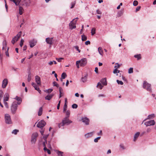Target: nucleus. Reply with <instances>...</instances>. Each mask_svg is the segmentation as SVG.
Masks as SVG:
<instances>
[{
	"label": "nucleus",
	"mask_w": 156,
	"mask_h": 156,
	"mask_svg": "<svg viewBox=\"0 0 156 156\" xmlns=\"http://www.w3.org/2000/svg\"><path fill=\"white\" fill-rule=\"evenodd\" d=\"M87 63V61L86 58H83L80 60L77 61L76 62V64L77 68L80 67L79 64H80V66H85Z\"/></svg>",
	"instance_id": "obj_1"
},
{
	"label": "nucleus",
	"mask_w": 156,
	"mask_h": 156,
	"mask_svg": "<svg viewBox=\"0 0 156 156\" xmlns=\"http://www.w3.org/2000/svg\"><path fill=\"white\" fill-rule=\"evenodd\" d=\"M18 105L16 102H14L12 104L11 107V110L12 113L13 114L16 113V111L17 109Z\"/></svg>",
	"instance_id": "obj_2"
},
{
	"label": "nucleus",
	"mask_w": 156,
	"mask_h": 156,
	"mask_svg": "<svg viewBox=\"0 0 156 156\" xmlns=\"http://www.w3.org/2000/svg\"><path fill=\"white\" fill-rule=\"evenodd\" d=\"M151 84L147 82L146 81H144L143 83V88L147 90V91L151 92Z\"/></svg>",
	"instance_id": "obj_3"
},
{
	"label": "nucleus",
	"mask_w": 156,
	"mask_h": 156,
	"mask_svg": "<svg viewBox=\"0 0 156 156\" xmlns=\"http://www.w3.org/2000/svg\"><path fill=\"white\" fill-rule=\"evenodd\" d=\"M76 19H78V18H76L75 19H73L69 24V28L71 30H72L73 29L76 28L75 24L76 23L77 21V20H76Z\"/></svg>",
	"instance_id": "obj_4"
},
{
	"label": "nucleus",
	"mask_w": 156,
	"mask_h": 156,
	"mask_svg": "<svg viewBox=\"0 0 156 156\" xmlns=\"http://www.w3.org/2000/svg\"><path fill=\"white\" fill-rule=\"evenodd\" d=\"M5 119L6 123L7 124H11L12 122L10 115L8 114H6L5 115Z\"/></svg>",
	"instance_id": "obj_5"
},
{
	"label": "nucleus",
	"mask_w": 156,
	"mask_h": 156,
	"mask_svg": "<svg viewBox=\"0 0 156 156\" xmlns=\"http://www.w3.org/2000/svg\"><path fill=\"white\" fill-rule=\"evenodd\" d=\"M21 33V31L19 32L18 34L12 39V43L13 44H14L20 37Z\"/></svg>",
	"instance_id": "obj_6"
},
{
	"label": "nucleus",
	"mask_w": 156,
	"mask_h": 156,
	"mask_svg": "<svg viewBox=\"0 0 156 156\" xmlns=\"http://www.w3.org/2000/svg\"><path fill=\"white\" fill-rule=\"evenodd\" d=\"M155 122L154 120H151L149 121L146 122L144 123V124L146 126H154L155 125Z\"/></svg>",
	"instance_id": "obj_7"
},
{
	"label": "nucleus",
	"mask_w": 156,
	"mask_h": 156,
	"mask_svg": "<svg viewBox=\"0 0 156 156\" xmlns=\"http://www.w3.org/2000/svg\"><path fill=\"white\" fill-rule=\"evenodd\" d=\"M38 134L37 133H33L31 136V142L32 143L35 144L36 141V138L38 136Z\"/></svg>",
	"instance_id": "obj_8"
},
{
	"label": "nucleus",
	"mask_w": 156,
	"mask_h": 156,
	"mask_svg": "<svg viewBox=\"0 0 156 156\" xmlns=\"http://www.w3.org/2000/svg\"><path fill=\"white\" fill-rule=\"evenodd\" d=\"M45 122L44 121L42 120L38 122L37 124V126L38 127L41 128L44 127L45 125Z\"/></svg>",
	"instance_id": "obj_9"
},
{
	"label": "nucleus",
	"mask_w": 156,
	"mask_h": 156,
	"mask_svg": "<svg viewBox=\"0 0 156 156\" xmlns=\"http://www.w3.org/2000/svg\"><path fill=\"white\" fill-rule=\"evenodd\" d=\"M37 42V41L34 39L30 41L29 43L30 47L31 48H33L36 44Z\"/></svg>",
	"instance_id": "obj_10"
},
{
	"label": "nucleus",
	"mask_w": 156,
	"mask_h": 156,
	"mask_svg": "<svg viewBox=\"0 0 156 156\" xmlns=\"http://www.w3.org/2000/svg\"><path fill=\"white\" fill-rule=\"evenodd\" d=\"M68 118H69L66 117L62 120V121H63V122L64 123L65 125L66 124L68 125L72 122V121L69 120Z\"/></svg>",
	"instance_id": "obj_11"
},
{
	"label": "nucleus",
	"mask_w": 156,
	"mask_h": 156,
	"mask_svg": "<svg viewBox=\"0 0 156 156\" xmlns=\"http://www.w3.org/2000/svg\"><path fill=\"white\" fill-rule=\"evenodd\" d=\"M81 120L82 122L84 123L86 125H88L89 124V120L88 118L87 117H82L81 118Z\"/></svg>",
	"instance_id": "obj_12"
},
{
	"label": "nucleus",
	"mask_w": 156,
	"mask_h": 156,
	"mask_svg": "<svg viewBox=\"0 0 156 156\" xmlns=\"http://www.w3.org/2000/svg\"><path fill=\"white\" fill-rule=\"evenodd\" d=\"M53 38H49L48 37L47 38L45 39L46 42L48 44L50 45V46L52 44V40Z\"/></svg>",
	"instance_id": "obj_13"
},
{
	"label": "nucleus",
	"mask_w": 156,
	"mask_h": 156,
	"mask_svg": "<svg viewBox=\"0 0 156 156\" xmlns=\"http://www.w3.org/2000/svg\"><path fill=\"white\" fill-rule=\"evenodd\" d=\"M8 83V80L6 79H5L2 81V87L3 88H5Z\"/></svg>",
	"instance_id": "obj_14"
},
{
	"label": "nucleus",
	"mask_w": 156,
	"mask_h": 156,
	"mask_svg": "<svg viewBox=\"0 0 156 156\" xmlns=\"http://www.w3.org/2000/svg\"><path fill=\"white\" fill-rule=\"evenodd\" d=\"M140 135V133L139 132H137L135 133L134 136L133 141L135 142Z\"/></svg>",
	"instance_id": "obj_15"
},
{
	"label": "nucleus",
	"mask_w": 156,
	"mask_h": 156,
	"mask_svg": "<svg viewBox=\"0 0 156 156\" xmlns=\"http://www.w3.org/2000/svg\"><path fill=\"white\" fill-rule=\"evenodd\" d=\"M35 81L36 83L38 85H40L41 83L40 77L38 76H35Z\"/></svg>",
	"instance_id": "obj_16"
},
{
	"label": "nucleus",
	"mask_w": 156,
	"mask_h": 156,
	"mask_svg": "<svg viewBox=\"0 0 156 156\" xmlns=\"http://www.w3.org/2000/svg\"><path fill=\"white\" fill-rule=\"evenodd\" d=\"M9 95L8 94H5L3 98V102H6L8 101L9 100Z\"/></svg>",
	"instance_id": "obj_17"
},
{
	"label": "nucleus",
	"mask_w": 156,
	"mask_h": 156,
	"mask_svg": "<svg viewBox=\"0 0 156 156\" xmlns=\"http://www.w3.org/2000/svg\"><path fill=\"white\" fill-rule=\"evenodd\" d=\"M54 95V94H52L48 95L45 97V100L49 101L51 99V98Z\"/></svg>",
	"instance_id": "obj_18"
},
{
	"label": "nucleus",
	"mask_w": 156,
	"mask_h": 156,
	"mask_svg": "<svg viewBox=\"0 0 156 156\" xmlns=\"http://www.w3.org/2000/svg\"><path fill=\"white\" fill-rule=\"evenodd\" d=\"M14 2L16 6L19 5L21 0H10Z\"/></svg>",
	"instance_id": "obj_19"
},
{
	"label": "nucleus",
	"mask_w": 156,
	"mask_h": 156,
	"mask_svg": "<svg viewBox=\"0 0 156 156\" xmlns=\"http://www.w3.org/2000/svg\"><path fill=\"white\" fill-rule=\"evenodd\" d=\"M155 116V115L154 114H151V115H149L147 117V118L145 119H144V121H145L147 119H152L154 118Z\"/></svg>",
	"instance_id": "obj_20"
},
{
	"label": "nucleus",
	"mask_w": 156,
	"mask_h": 156,
	"mask_svg": "<svg viewBox=\"0 0 156 156\" xmlns=\"http://www.w3.org/2000/svg\"><path fill=\"white\" fill-rule=\"evenodd\" d=\"M94 133V132L88 133H87L84 136L86 138H88L92 136Z\"/></svg>",
	"instance_id": "obj_21"
},
{
	"label": "nucleus",
	"mask_w": 156,
	"mask_h": 156,
	"mask_svg": "<svg viewBox=\"0 0 156 156\" xmlns=\"http://www.w3.org/2000/svg\"><path fill=\"white\" fill-rule=\"evenodd\" d=\"M101 82L104 86L106 85L107 84L106 79L105 78L102 79L101 80Z\"/></svg>",
	"instance_id": "obj_22"
},
{
	"label": "nucleus",
	"mask_w": 156,
	"mask_h": 156,
	"mask_svg": "<svg viewBox=\"0 0 156 156\" xmlns=\"http://www.w3.org/2000/svg\"><path fill=\"white\" fill-rule=\"evenodd\" d=\"M7 48L6 41L4 40L3 42L2 50H6Z\"/></svg>",
	"instance_id": "obj_23"
},
{
	"label": "nucleus",
	"mask_w": 156,
	"mask_h": 156,
	"mask_svg": "<svg viewBox=\"0 0 156 156\" xmlns=\"http://www.w3.org/2000/svg\"><path fill=\"white\" fill-rule=\"evenodd\" d=\"M98 51L99 54L101 56L103 55V52L102 48L101 47H99L98 48Z\"/></svg>",
	"instance_id": "obj_24"
},
{
	"label": "nucleus",
	"mask_w": 156,
	"mask_h": 156,
	"mask_svg": "<svg viewBox=\"0 0 156 156\" xmlns=\"http://www.w3.org/2000/svg\"><path fill=\"white\" fill-rule=\"evenodd\" d=\"M87 75L86 74L84 77H82L81 78V80L84 83L87 81Z\"/></svg>",
	"instance_id": "obj_25"
},
{
	"label": "nucleus",
	"mask_w": 156,
	"mask_h": 156,
	"mask_svg": "<svg viewBox=\"0 0 156 156\" xmlns=\"http://www.w3.org/2000/svg\"><path fill=\"white\" fill-rule=\"evenodd\" d=\"M32 85L33 87H34L35 90H39V87L37 85H36L35 83L33 82L32 83Z\"/></svg>",
	"instance_id": "obj_26"
},
{
	"label": "nucleus",
	"mask_w": 156,
	"mask_h": 156,
	"mask_svg": "<svg viewBox=\"0 0 156 156\" xmlns=\"http://www.w3.org/2000/svg\"><path fill=\"white\" fill-rule=\"evenodd\" d=\"M56 152L58 154V156H62L63 153L62 152L58 150L56 151Z\"/></svg>",
	"instance_id": "obj_27"
},
{
	"label": "nucleus",
	"mask_w": 156,
	"mask_h": 156,
	"mask_svg": "<svg viewBox=\"0 0 156 156\" xmlns=\"http://www.w3.org/2000/svg\"><path fill=\"white\" fill-rule=\"evenodd\" d=\"M65 112L66 115V117L69 118V116L70 113V111L69 110H67V111H66Z\"/></svg>",
	"instance_id": "obj_28"
},
{
	"label": "nucleus",
	"mask_w": 156,
	"mask_h": 156,
	"mask_svg": "<svg viewBox=\"0 0 156 156\" xmlns=\"http://www.w3.org/2000/svg\"><path fill=\"white\" fill-rule=\"evenodd\" d=\"M82 37V40L83 41H86L87 39V37L84 34H83L81 36Z\"/></svg>",
	"instance_id": "obj_29"
},
{
	"label": "nucleus",
	"mask_w": 156,
	"mask_h": 156,
	"mask_svg": "<svg viewBox=\"0 0 156 156\" xmlns=\"http://www.w3.org/2000/svg\"><path fill=\"white\" fill-rule=\"evenodd\" d=\"M67 75L66 74V73H62L61 75V78L62 79L61 80L62 81V79H64L66 77Z\"/></svg>",
	"instance_id": "obj_30"
},
{
	"label": "nucleus",
	"mask_w": 156,
	"mask_h": 156,
	"mask_svg": "<svg viewBox=\"0 0 156 156\" xmlns=\"http://www.w3.org/2000/svg\"><path fill=\"white\" fill-rule=\"evenodd\" d=\"M42 107H40L38 112V115L39 116H40L42 115Z\"/></svg>",
	"instance_id": "obj_31"
},
{
	"label": "nucleus",
	"mask_w": 156,
	"mask_h": 156,
	"mask_svg": "<svg viewBox=\"0 0 156 156\" xmlns=\"http://www.w3.org/2000/svg\"><path fill=\"white\" fill-rule=\"evenodd\" d=\"M23 9L21 7H19V12L20 15H22L23 13Z\"/></svg>",
	"instance_id": "obj_32"
},
{
	"label": "nucleus",
	"mask_w": 156,
	"mask_h": 156,
	"mask_svg": "<svg viewBox=\"0 0 156 156\" xmlns=\"http://www.w3.org/2000/svg\"><path fill=\"white\" fill-rule=\"evenodd\" d=\"M97 87H98V88H99L100 89H101L102 88L103 86L102 85L101 83L99 82L98 83Z\"/></svg>",
	"instance_id": "obj_33"
},
{
	"label": "nucleus",
	"mask_w": 156,
	"mask_h": 156,
	"mask_svg": "<svg viewBox=\"0 0 156 156\" xmlns=\"http://www.w3.org/2000/svg\"><path fill=\"white\" fill-rule=\"evenodd\" d=\"M134 57L137 58V60H139L141 59V57L140 54L135 55L134 56Z\"/></svg>",
	"instance_id": "obj_34"
},
{
	"label": "nucleus",
	"mask_w": 156,
	"mask_h": 156,
	"mask_svg": "<svg viewBox=\"0 0 156 156\" xmlns=\"http://www.w3.org/2000/svg\"><path fill=\"white\" fill-rule=\"evenodd\" d=\"M76 3V1H75L73 2H72L71 4V6L70 7V8L71 9L73 8L74 7Z\"/></svg>",
	"instance_id": "obj_35"
},
{
	"label": "nucleus",
	"mask_w": 156,
	"mask_h": 156,
	"mask_svg": "<svg viewBox=\"0 0 156 156\" xmlns=\"http://www.w3.org/2000/svg\"><path fill=\"white\" fill-rule=\"evenodd\" d=\"M44 150L45 151H47L48 154H51L50 151L49 149H48L46 147H44Z\"/></svg>",
	"instance_id": "obj_36"
},
{
	"label": "nucleus",
	"mask_w": 156,
	"mask_h": 156,
	"mask_svg": "<svg viewBox=\"0 0 156 156\" xmlns=\"http://www.w3.org/2000/svg\"><path fill=\"white\" fill-rule=\"evenodd\" d=\"M115 66L114 67L116 69H118L119 68L121 65L119 64L118 63H115Z\"/></svg>",
	"instance_id": "obj_37"
},
{
	"label": "nucleus",
	"mask_w": 156,
	"mask_h": 156,
	"mask_svg": "<svg viewBox=\"0 0 156 156\" xmlns=\"http://www.w3.org/2000/svg\"><path fill=\"white\" fill-rule=\"evenodd\" d=\"M64 123L63 122V121H62V122L58 124V126L59 128H60L61 127L64 126Z\"/></svg>",
	"instance_id": "obj_38"
},
{
	"label": "nucleus",
	"mask_w": 156,
	"mask_h": 156,
	"mask_svg": "<svg viewBox=\"0 0 156 156\" xmlns=\"http://www.w3.org/2000/svg\"><path fill=\"white\" fill-rule=\"evenodd\" d=\"M59 93H60L59 98H60L62 97V96L61 95V94H63V92H62V88L61 87H60L59 88Z\"/></svg>",
	"instance_id": "obj_39"
},
{
	"label": "nucleus",
	"mask_w": 156,
	"mask_h": 156,
	"mask_svg": "<svg viewBox=\"0 0 156 156\" xmlns=\"http://www.w3.org/2000/svg\"><path fill=\"white\" fill-rule=\"evenodd\" d=\"M67 108V105L64 104L63 107V112H65L66 111Z\"/></svg>",
	"instance_id": "obj_40"
},
{
	"label": "nucleus",
	"mask_w": 156,
	"mask_h": 156,
	"mask_svg": "<svg viewBox=\"0 0 156 156\" xmlns=\"http://www.w3.org/2000/svg\"><path fill=\"white\" fill-rule=\"evenodd\" d=\"M53 90V89H49L48 90H46L45 91L48 94L51 93Z\"/></svg>",
	"instance_id": "obj_41"
},
{
	"label": "nucleus",
	"mask_w": 156,
	"mask_h": 156,
	"mask_svg": "<svg viewBox=\"0 0 156 156\" xmlns=\"http://www.w3.org/2000/svg\"><path fill=\"white\" fill-rule=\"evenodd\" d=\"M133 72V68H130L128 70V73L130 74Z\"/></svg>",
	"instance_id": "obj_42"
},
{
	"label": "nucleus",
	"mask_w": 156,
	"mask_h": 156,
	"mask_svg": "<svg viewBox=\"0 0 156 156\" xmlns=\"http://www.w3.org/2000/svg\"><path fill=\"white\" fill-rule=\"evenodd\" d=\"M19 132V130L17 129H15L13 130L12 132V134H17V133Z\"/></svg>",
	"instance_id": "obj_43"
},
{
	"label": "nucleus",
	"mask_w": 156,
	"mask_h": 156,
	"mask_svg": "<svg viewBox=\"0 0 156 156\" xmlns=\"http://www.w3.org/2000/svg\"><path fill=\"white\" fill-rule=\"evenodd\" d=\"M91 34L92 35H93L95 34V29L93 28L91 30Z\"/></svg>",
	"instance_id": "obj_44"
},
{
	"label": "nucleus",
	"mask_w": 156,
	"mask_h": 156,
	"mask_svg": "<svg viewBox=\"0 0 156 156\" xmlns=\"http://www.w3.org/2000/svg\"><path fill=\"white\" fill-rule=\"evenodd\" d=\"M116 82L118 84L122 85L123 84V82L121 81H119L118 80H117Z\"/></svg>",
	"instance_id": "obj_45"
},
{
	"label": "nucleus",
	"mask_w": 156,
	"mask_h": 156,
	"mask_svg": "<svg viewBox=\"0 0 156 156\" xmlns=\"http://www.w3.org/2000/svg\"><path fill=\"white\" fill-rule=\"evenodd\" d=\"M56 59L58 62H60L62 60L64 59V58H56Z\"/></svg>",
	"instance_id": "obj_46"
},
{
	"label": "nucleus",
	"mask_w": 156,
	"mask_h": 156,
	"mask_svg": "<svg viewBox=\"0 0 156 156\" xmlns=\"http://www.w3.org/2000/svg\"><path fill=\"white\" fill-rule=\"evenodd\" d=\"M100 138H101V137L99 136V137H97L96 138L94 139V142L95 143H97V142H98V140H99L100 139Z\"/></svg>",
	"instance_id": "obj_47"
},
{
	"label": "nucleus",
	"mask_w": 156,
	"mask_h": 156,
	"mask_svg": "<svg viewBox=\"0 0 156 156\" xmlns=\"http://www.w3.org/2000/svg\"><path fill=\"white\" fill-rule=\"evenodd\" d=\"M24 41L23 39H22L21 40L20 42V45L21 47H22V46H23V43Z\"/></svg>",
	"instance_id": "obj_48"
},
{
	"label": "nucleus",
	"mask_w": 156,
	"mask_h": 156,
	"mask_svg": "<svg viewBox=\"0 0 156 156\" xmlns=\"http://www.w3.org/2000/svg\"><path fill=\"white\" fill-rule=\"evenodd\" d=\"M72 108H76L77 107V105L75 104H73L72 106Z\"/></svg>",
	"instance_id": "obj_49"
},
{
	"label": "nucleus",
	"mask_w": 156,
	"mask_h": 156,
	"mask_svg": "<svg viewBox=\"0 0 156 156\" xmlns=\"http://www.w3.org/2000/svg\"><path fill=\"white\" fill-rule=\"evenodd\" d=\"M53 85L54 86H56L57 87H59V85L57 83L55 82H53Z\"/></svg>",
	"instance_id": "obj_50"
},
{
	"label": "nucleus",
	"mask_w": 156,
	"mask_h": 156,
	"mask_svg": "<svg viewBox=\"0 0 156 156\" xmlns=\"http://www.w3.org/2000/svg\"><path fill=\"white\" fill-rule=\"evenodd\" d=\"M14 98L18 101H21V98L18 96H16Z\"/></svg>",
	"instance_id": "obj_51"
},
{
	"label": "nucleus",
	"mask_w": 156,
	"mask_h": 156,
	"mask_svg": "<svg viewBox=\"0 0 156 156\" xmlns=\"http://www.w3.org/2000/svg\"><path fill=\"white\" fill-rule=\"evenodd\" d=\"M120 147L122 148L123 150H124L126 149V148L124 146L123 144H121L119 146Z\"/></svg>",
	"instance_id": "obj_52"
},
{
	"label": "nucleus",
	"mask_w": 156,
	"mask_h": 156,
	"mask_svg": "<svg viewBox=\"0 0 156 156\" xmlns=\"http://www.w3.org/2000/svg\"><path fill=\"white\" fill-rule=\"evenodd\" d=\"M8 50H9V48H8L7 50L5 52V55L8 57H9V53L8 52Z\"/></svg>",
	"instance_id": "obj_53"
},
{
	"label": "nucleus",
	"mask_w": 156,
	"mask_h": 156,
	"mask_svg": "<svg viewBox=\"0 0 156 156\" xmlns=\"http://www.w3.org/2000/svg\"><path fill=\"white\" fill-rule=\"evenodd\" d=\"M138 4V2L137 1H134L133 2V5L135 6H136Z\"/></svg>",
	"instance_id": "obj_54"
},
{
	"label": "nucleus",
	"mask_w": 156,
	"mask_h": 156,
	"mask_svg": "<svg viewBox=\"0 0 156 156\" xmlns=\"http://www.w3.org/2000/svg\"><path fill=\"white\" fill-rule=\"evenodd\" d=\"M48 134L44 135L43 136V138L45 142H46L47 138L48 136Z\"/></svg>",
	"instance_id": "obj_55"
},
{
	"label": "nucleus",
	"mask_w": 156,
	"mask_h": 156,
	"mask_svg": "<svg viewBox=\"0 0 156 156\" xmlns=\"http://www.w3.org/2000/svg\"><path fill=\"white\" fill-rule=\"evenodd\" d=\"M113 73L114 74H116L117 76H118L119 74H117V69L115 68L113 71Z\"/></svg>",
	"instance_id": "obj_56"
},
{
	"label": "nucleus",
	"mask_w": 156,
	"mask_h": 156,
	"mask_svg": "<svg viewBox=\"0 0 156 156\" xmlns=\"http://www.w3.org/2000/svg\"><path fill=\"white\" fill-rule=\"evenodd\" d=\"M74 48L76 49L79 52H80V49H79V47L78 46H74Z\"/></svg>",
	"instance_id": "obj_57"
},
{
	"label": "nucleus",
	"mask_w": 156,
	"mask_h": 156,
	"mask_svg": "<svg viewBox=\"0 0 156 156\" xmlns=\"http://www.w3.org/2000/svg\"><path fill=\"white\" fill-rule=\"evenodd\" d=\"M3 94V91L1 90H0V99L2 98Z\"/></svg>",
	"instance_id": "obj_58"
},
{
	"label": "nucleus",
	"mask_w": 156,
	"mask_h": 156,
	"mask_svg": "<svg viewBox=\"0 0 156 156\" xmlns=\"http://www.w3.org/2000/svg\"><path fill=\"white\" fill-rule=\"evenodd\" d=\"M4 103L5 107L7 108H8L9 107L8 103L6 102H4Z\"/></svg>",
	"instance_id": "obj_59"
},
{
	"label": "nucleus",
	"mask_w": 156,
	"mask_h": 156,
	"mask_svg": "<svg viewBox=\"0 0 156 156\" xmlns=\"http://www.w3.org/2000/svg\"><path fill=\"white\" fill-rule=\"evenodd\" d=\"M61 103V101H59L58 103V104L57 106V109H59V107L60 106V103Z\"/></svg>",
	"instance_id": "obj_60"
},
{
	"label": "nucleus",
	"mask_w": 156,
	"mask_h": 156,
	"mask_svg": "<svg viewBox=\"0 0 156 156\" xmlns=\"http://www.w3.org/2000/svg\"><path fill=\"white\" fill-rule=\"evenodd\" d=\"M31 80L30 76L29 75L28 76L27 80L28 82H30Z\"/></svg>",
	"instance_id": "obj_61"
},
{
	"label": "nucleus",
	"mask_w": 156,
	"mask_h": 156,
	"mask_svg": "<svg viewBox=\"0 0 156 156\" xmlns=\"http://www.w3.org/2000/svg\"><path fill=\"white\" fill-rule=\"evenodd\" d=\"M102 131L101 130L99 132L97 133V135H102Z\"/></svg>",
	"instance_id": "obj_62"
},
{
	"label": "nucleus",
	"mask_w": 156,
	"mask_h": 156,
	"mask_svg": "<svg viewBox=\"0 0 156 156\" xmlns=\"http://www.w3.org/2000/svg\"><path fill=\"white\" fill-rule=\"evenodd\" d=\"M140 8L141 7L140 6L137 7L136 9V11L137 12V11H139L140 10Z\"/></svg>",
	"instance_id": "obj_63"
},
{
	"label": "nucleus",
	"mask_w": 156,
	"mask_h": 156,
	"mask_svg": "<svg viewBox=\"0 0 156 156\" xmlns=\"http://www.w3.org/2000/svg\"><path fill=\"white\" fill-rule=\"evenodd\" d=\"M151 131V129L150 128H148L146 130L147 132L148 133H150Z\"/></svg>",
	"instance_id": "obj_64"
}]
</instances>
